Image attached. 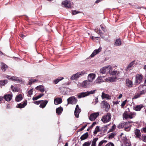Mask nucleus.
Returning <instances> with one entry per match:
<instances>
[{
	"instance_id": "obj_50",
	"label": "nucleus",
	"mask_w": 146,
	"mask_h": 146,
	"mask_svg": "<svg viewBox=\"0 0 146 146\" xmlns=\"http://www.w3.org/2000/svg\"><path fill=\"white\" fill-rule=\"evenodd\" d=\"M43 100H38V101H34L33 102L36 105H39L40 104V102H42V101H43Z\"/></svg>"
},
{
	"instance_id": "obj_49",
	"label": "nucleus",
	"mask_w": 146,
	"mask_h": 146,
	"mask_svg": "<svg viewBox=\"0 0 146 146\" xmlns=\"http://www.w3.org/2000/svg\"><path fill=\"white\" fill-rule=\"evenodd\" d=\"M94 31L98 34L100 33V34H103L102 31L100 30V29H98L97 31H96V29H94Z\"/></svg>"
},
{
	"instance_id": "obj_25",
	"label": "nucleus",
	"mask_w": 146,
	"mask_h": 146,
	"mask_svg": "<svg viewBox=\"0 0 146 146\" xmlns=\"http://www.w3.org/2000/svg\"><path fill=\"white\" fill-rule=\"evenodd\" d=\"M121 41L120 38L117 39L114 42V45L116 46L121 45Z\"/></svg>"
},
{
	"instance_id": "obj_1",
	"label": "nucleus",
	"mask_w": 146,
	"mask_h": 146,
	"mask_svg": "<svg viewBox=\"0 0 146 146\" xmlns=\"http://www.w3.org/2000/svg\"><path fill=\"white\" fill-rule=\"evenodd\" d=\"M111 119V114L110 113H107L106 115L103 116L101 120L104 123L110 121Z\"/></svg>"
},
{
	"instance_id": "obj_64",
	"label": "nucleus",
	"mask_w": 146,
	"mask_h": 146,
	"mask_svg": "<svg viewBox=\"0 0 146 146\" xmlns=\"http://www.w3.org/2000/svg\"><path fill=\"white\" fill-rule=\"evenodd\" d=\"M143 141L144 142H146V135H144L143 136Z\"/></svg>"
},
{
	"instance_id": "obj_7",
	"label": "nucleus",
	"mask_w": 146,
	"mask_h": 146,
	"mask_svg": "<svg viewBox=\"0 0 146 146\" xmlns=\"http://www.w3.org/2000/svg\"><path fill=\"white\" fill-rule=\"evenodd\" d=\"M135 83L137 84L138 82V84H140L142 82L143 79L142 76L141 74H138L136 75Z\"/></svg>"
},
{
	"instance_id": "obj_10",
	"label": "nucleus",
	"mask_w": 146,
	"mask_h": 146,
	"mask_svg": "<svg viewBox=\"0 0 146 146\" xmlns=\"http://www.w3.org/2000/svg\"><path fill=\"white\" fill-rule=\"evenodd\" d=\"M102 49V47L101 46H100L98 49L95 50L90 55V56L92 58L94 57L95 55L101 51Z\"/></svg>"
},
{
	"instance_id": "obj_44",
	"label": "nucleus",
	"mask_w": 146,
	"mask_h": 146,
	"mask_svg": "<svg viewBox=\"0 0 146 146\" xmlns=\"http://www.w3.org/2000/svg\"><path fill=\"white\" fill-rule=\"evenodd\" d=\"M110 124H108L107 125H105L104 127H102V129L103 130V133H104L107 130V129H106V127L110 125Z\"/></svg>"
},
{
	"instance_id": "obj_63",
	"label": "nucleus",
	"mask_w": 146,
	"mask_h": 146,
	"mask_svg": "<svg viewBox=\"0 0 146 146\" xmlns=\"http://www.w3.org/2000/svg\"><path fill=\"white\" fill-rule=\"evenodd\" d=\"M127 140V139L126 136L123 137V141L124 142L126 141Z\"/></svg>"
},
{
	"instance_id": "obj_2",
	"label": "nucleus",
	"mask_w": 146,
	"mask_h": 146,
	"mask_svg": "<svg viewBox=\"0 0 146 146\" xmlns=\"http://www.w3.org/2000/svg\"><path fill=\"white\" fill-rule=\"evenodd\" d=\"M68 104H75L78 102L77 99L74 96H72L67 99Z\"/></svg>"
},
{
	"instance_id": "obj_41",
	"label": "nucleus",
	"mask_w": 146,
	"mask_h": 146,
	"mask_svg": "<svg viewBox=\"0 0 146 146\" xmlns=\"http://www.w3.org/2000/svg\"><path fill=\"white\" fill-rule=\"evenodd\" d=\"M91 143V141H88L84 143L82 145L83 146H90Z\"/></svg>"
},
{
	"instance_id": "obj_8",
	"label": "nucleus",
	"mask_w": 146,
	"mask_h": 146,
	"mask_svg": "<svg viewBox=\"0 0 146 146\" xmlns=\"http://www.w3.org/2000/svg\"><path fill=\"white\" fill-rule=\"evenodd\" d=\"M92 82L88 80H85L82 82V86L84 88H89L91 85V82Z\"/></svg>"
},
{
	"instance_id": "obj_35",
	"label": "nucleus",
	"mask_w": 146,
	"mask_h": 146,
	"mask_svg": "<svg viewBox=\"0 0 146 146\" xmlns=\"http://www.w3.org/2000/svg\"><path fill=\"white\" fill-rule=\"evenodd\" d=\"M77 75L79 76V77L81 76L84 75L85 74H86V71H82L81 72H78L77 73Z\"/></svg>"
},
{
	"instance_id": "obj_59",
	"label": "nucleus",
	"mask_w": 146,
	"mask_h": 146,
	"mask_svg": "<svg viewBox=\"0 0 146 146\" xmlns=\"http://www.w3.org/2000/svg\"><path fill=\"white\" fill-rule=\"evenodd\" d=\"M13 91L15 92H18V90L17 88L16 87H15L13 88Z\"/></svg>"
},
{
	"instance_id": "obj_38",
	"label": "nucleus",
	"mask_w": 146,
	"mask_h": 146,
	"mask_svg": "<svg viewBox=\"0 0 146 146\" xmlns=\"http://www.w3.org/2000/svg\"><path fill=\"white\" fill-rule=\"evenodd\" d=\"M116 79V77H110L108 79V80L110 82H113L115 81Z\"/></svg>"
},
{
	"instance_id": "obj_58",
	"label": "nucleus",
	"mask_w": 146,
	"mask_h": 146,
	"mask_svg": "<svg viewBox=\"0 0 146 146\" xmlns=\"http://www.w3.org/2000/svg\"><path fill=\"white\" fill-rule=\"evenodd\" d=\"M14 80L19 82H21L22 81V80L21 78L17 77H16V79Z\"/></svg>"
},
{
	"instance_id": "obj_40",
	"label": "nucleus",
	"mask_w": 146,
	"mask_h": 146,
	"mask_svg": "<svg viewBox=\"0 0 146 146\" xmlns=\"http://www.w3.org/2000/svg\"><path fill=\"white\" fill-rule=\"evenodd\" d=\"M96 123H97V122L96 121H95V122H93L92 123L91 125L90 126H89L88 128V129H87V131H89L90 130V129L92 128H93L95 125L96 124Z\"/></svg>"
},
{
	"instance_id": "obj_13",
	"label": "nucleus",
	"mask_w": 146,
	"mask_h": 146,
	"mask_svg": "<svg viewBox=\"0 0 146 146\" xmlns=\"http://www.w3.org/2000/svg\"><path fill=\"white\" fill-rule=\"evenodd\" d=\"M101 97L103 100L106 99L107 100H109L111 99V96L108 94H106L103 92L102 93Z\"/></svg>"
},
{
	"instance_id": "obj_57",
	"label": "nucleus",
	"mask_w": 146,
	"mask_h": 146,
	"mask_svg": "<svg viewBox=\"0 0 146 146\" xmlns=\"http://www.w3.org/2000/svg\"><path fill=\"white\" fill-rule=\"evenodd\" d=\"M129 126L126 127V126H125V127L124 129L126 131H129L130 130V129H131V128L129 129Z\"/></svg>"
},
{
	"instance_id": "obj_26",
	"label": "nucleus",
	"mask_w": 146,
	"mask_h": 146,
	"mask_svg": "<svg viewBox=\"0 0 146 146\" xmlns=\"http://www.w3.org/2000/svg\"><path fill=\"white\" fill-rule=\"evenodd\" d=\"M64 78L63 77H59L58 78L55 79L53 81V83L55 84H57L59 82L64 79Z\"/></svg>"
},
{
	"instance_id": "obj_21",
	"label": "nucleus",
	"mask_w": 146,
	"mask_h": 146,
	"mask_svg": "<svg viewBox=\"0 0 146 146\" xmlns=\"http://www.w3.org/2000/svg\"><path fill=\"white\" fill-rule=\"evenodd\" d=\"M60 92L64 95H66L67 93V89L64 87H61L60 88Z\"/></svg>"
},
{
	"instance_id": "obj_28",
	"label": "nucleus",
	"mask_w": 146,
	"mask_h": 146,
	"mask_svg": "<svg viewBox=\"0 0 146 146\" xmlns=\"http://www.w3.org/2000/svg\"><path fill=\"white\" fill-rule=\"evenodd\" d=\"M8 82V80H0V87L4 86Z\"/></svg>"
},
{
	"instance_id": "obj_37",
	"label": "nucleus",
	"mask_w": 146,
	"mask_h": 146,
	"mask_svg": "<svg viewBox=\"0 0 146 146\" xmlns=\"http://www.w3.org/2000/svg\"><path fill=\"white\" fill-rule=\"evenodd\" d=\"M116 129V125L114 124L111 127V128L108 131V133H109L110 132L113 131Z\"/></svg>"
},
{
	"instance_id": "obj_4",
	"label": "nucleus",
	"mask_w": 146,
	"mask_h": 146,
	"mask_svg": "<svg viewBox=\"0 0 146 146\" xmlns=\"http://www.w3.org/2000/svg\"><path fill=\"white\" fill-rule=\"evenodd\" d=\"M62 5H64L65 8H72L73 7L72 6L70 1L68 0L63 1L62 3Z\"/></svg>"
},
{
	"instance_id": "obj_53",
	"label": "nucleus",
	"mask_w": 146,
	"mask_h": 146,
	"mask_svg": "<svg viewBox=\"0 0 146 146\" xmlns=\"http://www.w3.org/2000/svg\"><path fill=\"white\" fill-rule=\"evenodd\" d=\"M93 101L95 102L94 104H96L98 102V96L96 97L95 99L93 100Z\"/></svg>"
},
{
	"instance_id": "obj_52",
	"label": "nucleus",
	"mask_w": 146,
	"mask_h": 146,
	"mask_svg": "<svg viewBox=\"0 0 146 146\" xmlns=\"http://www.w3.org/2000/svg\"><path fill=\"white\" fill-rule=\"evenodd\" d=\"M140 95L138 93L137 94L135 95L133 97V99H136L139 98L140 96Z\"/></svg>"
},
{
	"instance_id": "obj_31",
	"label": "nucleus",
	"mask_w": 146,
	"mask_h": 146,
	"mask_svg": "<svg viewBox=\"0 0 146 146\" xmlns=\"http://www.w3.org/2000/svg\"><path fill=\"white\" fill-rule=\"evenodd\" d=\"M79 78V76H78L76 73L72 75L70 78V79L72 80H75L76 79H77Z\"/></svg>"
},
{
	"instance_id": "obj_9",
	"label": "nucleus",
	"mask_w": 146,
	"mask_h": 146,
	"mask_svg": "<svg viewBox=\"0 0 146 146\" xmlns=\"http://www.w3.org/2000/svg\"><path fill=\"white\" fill-rule=\"evenodd\" d=\"M27 101L25 100L23 103H20L17 104L16 106V108H24L27 104Z\"/></svg>"
},
{
	"instance_id": "obj_30",
	"label": "nucleus",
	"mask_w": 146,
	"mask_h": 146,
	"mask_svg": "<svg viewBox=\"0 0 146 146\" xmlns=\"http://www.w3.org/2000/svg\"><path fill=\"white\" fill-rule=\"evenodd\" d=\"M100 126H97L95 128V129L94 132H93L94 135L95 136L96 135L98 132H100L101 131V130L100 128Z\"/></svg>"
},
{
	"instance_id": "obj_46",
	"label": "nucleus",
	"mask_w": 146,
	"mask_h": 146,
	"mask_svg": "<svg viewBox=\"0 0 146 146\" xmlns=\"http://www.w3.org/2000/svg\"><path fill=\"white\" fill-rule=\"evenodd\" d=\"M125 126L124 125V123H120L117 126V128L119 129H120L121 128H123Z\"/></svg>"
},
{
	"instance_id": "obj_56",
	"label": "nucleus",
	"mask_w": 146,
	"mask_h": 146,
	"mask_svg": "<svg viewBox=\"0 0 146 146\" xmlns=\"http://www.w3.org/2000/svg\"><path fill=\"white\" fill-rule=\"evenodd\" d=\"M146 92L145 90H142L140 92V93H139L140 96L145 94Z\"/></svg>"
},
{
	"instance_id": "obj_11",
	"label": "nucleus",
	"mask_w": 146,
	"mask_h": 146,
	"mask_svg": "<svg viewBox=\"0 0 146 146\" xmlns=\"http://www.w3.org/2000/svg\"><path fill=\"white\" fill-rule=\"evenodd\" d=\"M102 104H103V106L105 107L106 111H108L110 108L109 104L107 101L105 100L102 101Z\"/></svg>"
},
{
	"instance_id": "obj_62",
	"label": "nucleus",
	"mask_w": 146,
	"mask_h": 146,
	"mask_svg": "<svg viewBox=\"0 0 146 146\" xmlns=\"http://www.w3.org/2000/svg\"><path fill=\"white\" fill-rule=\"evenodd\" d=\"M100 27L101 28L102 30L104 31V32L105 31V28L103 27V26L101 25H100Z\"/></svg>"
},
{
	"instance_id": "obj_14",
	"label": "nucleus",
	"mask_w": 146,
	"mask_h": 146,
	"mask_svg": "<svg viewBox=\"0 0 146 146\" xmlns=\"http://www.w3.org/2000/svg\"><path fill=\"white\" fill-rule=\"evenodd\" d=\"M96 77V74L94 73L89 74L88 76V80L91 82H92L95 79Z\"/></svg>"
},
{
	"instance_id": "obj_3",
	"label": "nucleus",
	"mask_w": 146,
	"mask_h": 146,
	"mask_svg": "<svg viewBox=\"0 0 146 146\" xmlns=\"http://www.w3.org/2000/svg\"><path fill=\"white\" fill-rule=\"evenodd\" d=\"M112 69V66L110 65L105 66L104 67L101 68L100 70V73L102 74L105 73L107 69L109 70V72H110Z\"/></svg>"
},
{
	"instance_id": "obj_6",
	"label": "nucleus",
	"mask_w": 146,
	"mask_h": 146,
	"mask_svg": "<svg viewBox=\"0 0 146 146\" xmlns=\"http://www.w3.org/2000/svg\"><path fill=\"white\" fill-rule=\"evenodd\" d=\"M99 115V113L98 112L92 113L91 114L90 116L89 117V119L90 121H93Z\"/></svg>"
},
{
	"instance_id": "obj_17",
	"label": "nucleus",
	"mask_w": 146,
	"mask_h": 146,
	"mask_svg": "<svg viewBox=\"0 0 146 146\" xmlns=\"http://www.w3.org/2000/svg\"><path fill=\"white\" fill-rule=\"evenodd\" d=\"M54 102L55 104H59L62 102V99L60 98H57L54 99Z\"/></svg>"
},
{
	"instance_id": "obj_54",
	"label": "nucleus",
	"mask_w": 146,
	"mask_h": 146,
	"mask_svg": "<svg viewBox=\"0 0 146 146\" xmlns=\"http://www.w3.org/2000/svg\"><path fill=\"white\" fill-rule=\"evenodd\" d=\"M127 102V99H126L121 104V107H122L124 106L125 105Z\"/></svg>"
},
{
	"instance_id": "obj_48",
	"label": "nucleus",
	"mask_w": 146,
	"mask_h": 146,
	"mask_svg": "<svg viewBox=\"0 0 146 146\" xmlns=\"http://www.w3.org/2000/svg\"><path fill=\"white\" fill-rule=\"evenodd\" d=\"M98 139V138L97 137L93 139L92 143L96 145V142L97 141Z\"/></svg>"
},
{
	"instance_id": "obj_47",
	"label": "nucleus",
	"mask_w": 146,
	"mask_h": 146,
	"mask_svg": "<svg viewBox=\"0 0 146 146\" xmlns=\"http://www.w3.org/2000/svg\"><path fill=\"white\" fill-rule=\"evenodd\" d=\"M128 114H126L125 115V113H123V119L124 118H125V119H127L128 118H129L128 115Z\"/></svg>"
},
{
	"instance_id": "obj_20",
	"label": "nucleus",
	"mask_w": 146,
	"mask_h": 146,
	"mask_svg": "<svg viewBox=\"0 0 146 146\" xmlns=\"http://www.w3.org/2000/svg\"><path fill=\"white\" fill-rule=\"evenodd\" d=\"M77 96L79 99H80L82 98H84L87 96L86 92H82L81 93H79L78 94H77Z\"/></svg>"
},
{
	"instance_id": "obj_34",
	"label": "nucleus",
	"mask_w": 146,
	"mask_h": 146,
	"mask_svg": "<svg viewBox=\"0 0 146 146\" xmlns=\"http://www.w3.org/2000/svg\"><path fill=\"white\" fill-rule=\"evenodd\" d=\"M127 115H128L129 118L131 119L135 117V113H134L131 112H130L129 114H128Z\"/></svg>"
},
{
	"instance_id": "obj_18",
	"label": "nucleus",
	"mask_w": 146,
	"mask_h": 146,
	"mask_svg": "<svg viewBox=\"0 0 146 146\" xmlns=\"http://www.w3.org/2000/svg\"><path fill=\"white\" fill-rule=\"evenodd\" d=\"M35 89L36 90H39L42 92H44L45 91L44 87L42 85L37 86L35 88Z\"/></svg>"
},
{
	"instance_id": "obj_55",
	"label": "nucleus",
	"mask_w": 146,
	"mask_h": 146,
	"mask_svg": "<svg viewBox=\"0 0 146 146\" xmlns=\"http://www.w3.org/2000/svg\"><path fill=\"white\" fill-rule=\"evenodd\" d=\"M105 146H114V145L113 143L110 142L107 144Z\"/></svg>"
},
{
	"instance_id": "obj_12",
	"label": "nucleus",
	"mask_w": 146,
	"mask_h": 146,
	"mask_svg": "<svg viewBox=\"0 0 146 146\" xmlns=\"http://www.w3.org/2000/svg\"><path fill=\"white\" fill-rule=\"evenodd\" d=\"M13 97L12 94H6L3 96V98L7 101L9 102L11 101Z\"/></svg>"
},
{
	"instance_id": "obj_5",
	"label": "nucleus",
	"mask_w": 146,
	"mask_h": 146,
	"mask_svg": "<svg viewBox=\"0 0 146 146\" xmlns=\"http://www.w3.org/2000/svg\"><path fill=\"white\" fill-rule=\"evenodd\" d=\"M81 111V109L79 108L78 105H77L74 111V114L76 118H78L79 117V113Z\"/></svg>"
},
{
	"instance_id": "obj_29",
	"label": "nucleus",
	"mask_w": 146,
	"mask_h": 146,
	"mask_svg": "<svg viewBox=\"0 0 146 146\" xmlns=\"http://www.w3.org/2000/svg\"><path fill=\"white\" fill-rule=\"evenodd\" d=\"M44 95V94L43 93L40 94H39V95H38V96H35V97L34 96L33 98L32 99H33V101L36 100H38V99L41 98Z\"/></svg>"
},
{
	"instance_id": "obj_33",
	"label": "nucleus",
	"mask_w": 146,
	"mask_h": 146,
	"mask_svg": "<svg viewBox=\"0 0 146 146\" xmlns=\"http://www.w3.org/2000/svg\"><path fill=\"white\" fill-rule=\"evenodd\" d=\"M116 135V133L115 132H112L110 133L108 138L110 139H112L113 138L115 135Z\"/></svg>"
},
{
	"instance_id": "obj_32",
	"label": "nucleus",
	"mask_w": 146,
	"mask_h": 146,
	"mask_svg": "<svg viewBox=\"0 0 146 146\" xmlns=\"http://www.w3.org/2000/svg\"><path fill=\"white\" fill-rule=\"evenodd\" d=\"M2 65L1 69L3 71L5 72V71L7 68H8V66L4 63H2Z\"/></svg>"
},
{
	"instance_id": "obj_22",
	"label": "nucleus",
	"mask_w": 146,
	"mask_h": 146,
	"mask_svg": "<svg viewBox=\"0 0 146 146\" xmlns=\"http://www.w3.org/2000/svg\"><path fill=\"white\" fill-rule=\"evenodd\" d=\"M40 104L39 107L42 108H44L48 103V101L47 100H43Z\"/></svg>"
},
{
	"instance_id": "obj_24",
	"label": "nucleus",
	"mask_w": 146,
	"mask_h": 146,
	"mask_svg": "<svg viewBox=\"0 0 146 146\" xmlns=\"http://www.w3.org/2000/svg\"><path fill=\"white\" fill-rule=\"evenodd\" d=\"M23 99L22 95L20 94L16 96L15 99V100L17 102H19L21 101Z\"/></svg>"
},
{
	"instance_id": "obj_60",
	"label": "nucleus",
	"mask_w": 146,
	"mask_h": 146,
	"mask_svg": "<svg viewBox=\"0 0 146 146\" xmlns=\"http://www.w3.org/2000/svg\"><path fill=\"white\" fill-rule=\"evenodd\" d=\"M142 130L145 133H146V126L145 127H143L142 129H141V132H142Z\"/></svg>"
},
{
	"instance_id": "obj_43",
	"label": "nucleus",
	"mask_w": 146,
	"mask_h": 146,
	"mask_svg": "<svg viewBox=\"0 0 146 146\" xmlns=\"http://www.w3.org/2000/svg\"><path fill=\"white\" fill-rule=\"evenodd\" d=\"M33 88L30 89L29 91H28V94L27 95V96L28 97L32 95L33 94Z\"/></svg>"
},
{
	"instance_id": "obj_27",
	"label": "nucleus",
	"mask_w": 146,
	"mask_h": 146,
	"mask_svg": "<svg viewBox=\"0 0 146 146\" xmlns=\"http://www.w3.org/2000/svg\"><path fill=\"white\" fill-rule=\"evenodd\" d=\"M143 107V106L142 104L137 105L134 107V110L136 111H139Z\"/></svg>"
},
{
	"instance_id": "obj_19",
	"label": "nucleus",
	"mask_w": 146,
	"mask_h": 146,
	"mask_svg": "<svg viewBox=\"0 0 146 146\" xmlns=\"http://www.w3.org/2000/svg\"><path fill=\"white\" fill-rule=\"evenodd\" d=\"M89 136V134L88 132H86L82 135L80 137L81 141H83L87 139Z\"/></svg>"
},
{
	"instance_id": "obj_16",
	"label": "nucleus",
	"mask_w": 146,
	"mask_h": 146,
	"mask_svg": "<svg viewBox=\"0 0 146 146\" xmlns=\"http://www.w3.org/2000/svg\"><path fill=\"white\" fill-rule=\"evenodd\" d=\"M126 86L129 88H131L133 87V83L132 81L130 80L128 78L126 79Z\"/></svg>"
},
{
	"instance_id": "obj_51",
	"label": "nucleus",
	"mask_w": 146,
	"mask_h": 146,
	"mask_svg": "<svg viewBox=\"0 0 146 146\" xmlns=\"http://www.w3.org/2000/svg\"><path fill=\"white\" fill-rule=\"evenodd\" d=\"M133 65V62H132L128 65L127 68L129 70L132 66Z\"/></svg>"
},
{
	"instance_id": "obj_39",
	"label": "nucleus",
	"mask_w": 146,
	"mask_h": 146,
	"mask_svg": "<svg viewBox=\"0 0 146 146\" xmlns=\"http://www.w3.org/2000/svg\"><path fill=\"white\" fill-rule=\"evenodd\" d=\"M102 78H101V76H99L97 79L95 81V82L96 83H100L101 81H100V80H101L102 79ZM101 82H103V81L102 80Z\"/></svg>"
},
{
	"instance_id": "obj_61",
	"label": "nucleus",
	"mask_w": 146,
	"mask_h": 146,
	"mask_svg": "<svg viewBox=\"0 0 146 146\" xmlns=\"http://www.w3.org/2000/svg\"><path fill=\"white\" fill-rule=\"evenodd\" d=\"M104 143L103 141L102 140L98 144V146H102V144Z\"/></svg>"
},
{
	"instance_id": "obj_45",
	"label": "nucleus",
	"mask_w": 146,
	"mask_h": 146,
	"mask_svg": "<svg viewBox=\"0 0 146 146\" xmlns=\"http://www.w3.org/2000/svg\"><path fill=\"white\" fill-rule=\"evenodd\" d=\"M72 13L73 15H75L78 13H80V11H77L76 10H72Z\"/></svg>"
},
{
	"instance_id": "obj_36",
	"label": "nucleus",
	"mask_w": 146,
	"mask_h": 146,
	"mask_svg": "<svg viewBox=\"0 0 146 146\" xmlns=\"http://www.w3.org/2000/svg\"><path fill=\"white\" fill-rule=\"evenodd\" d=\"M96 90H92L90 91H88L86 92L87 96L91 94H94L95 91Z\"/></svg>"
},
{
	"instance_id": "obj_23",
	"label": "nucleus",
	"mask_w": 146,
	"mask_h": 146,
	"mask_svg": "<svg viewBox=\"0 0 146 146\" xmlns=\"http://www.w3.org/2000/svg\"><path fill=\"white\" fill-rule=\"evenodd\" d=\"M63 111V108L61 106L56 108V113L58 115H60Z\"/></svg>"
},
{
	"instance_id": "obj_15",
	"label": "nucleus",
	"mask_w": 146,
	"mask_h": 146,
	"mask_svg": "<svg viewBox=\"0 0 146 146\" xmlns=\"http://www.w3.org/2000/svg\"><path fill=\"white\" fill-rule=\"evenodd\" d=\"M134 133L136 135V137L141 139L140 138V137L141 136V133L139 129H136L134 131Z\"/></svg>"
},
{
	"instance_id": "obj_42",
	"label": "nucleus",
	"mask_w": 146,
	"mask_h": 146,
	"mask_svg": "<svg viewBox=\"0 0 146 146\" xmlns=\"http://www.w3.org/2000/svg\"><path fill=\"white\" fill-rule=\"evenodd\" d=\"M117 70H113L112 71V69L110 72H109V73L110 75L113 76L115 75L117 73Z\"/></svg>"
}]
</instances>
